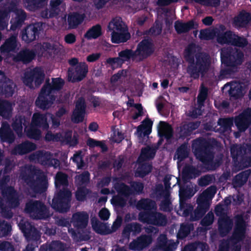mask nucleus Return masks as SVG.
<instances>
[{"label":"nucleus","instance_id":"nucleus-1","mask_svg":"<svg viewBox=\"0 0 251 251\" xmlns=\"http://www.w3.org/2000/svg\"><path fill=\"white\" fill-rule=\"evenodd\" d=\"M184 57L188 63L186 72L194 79L203 76L209 71L211 58L209 53L204 51L196 52V45L189 44L184 50Z\"/></svg>","mask_w":251,"mask_h":251},{"label":"nucleus","instance_id":"nucleus-2","mask_svg":"<svg viewBox=\"0 0 251 251\" xmlns=\"http://www.w3.org/2000/svg\"><path fill=\"white\" fill-rule=\"evenodd\" d=\"M192 149L196 158L204 165L208 171H213L219 164L213 161L214 145L212 142L203 138H197L192 143Z\"/></svg>","mask_w":251,"mask_h":251},{"label":"nucleus","instance_id":"nucleus-3","mask_svg":"<svg viewBox=\"0 0 251 251\" xmlns=\"http://www.w3.org/2000/svg\"><path fill=\"white\" fill-rule=\"evenodd\" d=\"M244 54L239 49L228 47L224 48L221 52V61L226 68L220 71V76L228 78L233 76L238 72L237 66L242 64Z\"/></svg>","mask_w":251,"mask_h":251},{"label":"nucleus","instance_id":"nucleus-4","mask_svg":"<svg viewBox=\"0 0 251 251\" xmlns=\"http://www.w3.org/2000/svg\"><path fill=\"white\" fill-rule=\"evenodd\" d=\"M21 179L35 194H41L48 188L47 176L41 170L30 167L26 171L21 172Z\"/></svg>","mask_w":251,"mask_h":251},{"label":"nucleus","instance_id":"nucleus-5","mask_svg":"<svg viewBox=\"0 0 251 251\" xmlns=\"http://www.w3.org/2000/svg\"><path fill=\"white\" fill-rule=\"evenodd\" d=\"M251 144H235L230 148L234 166L238 170L251 167Z\"/></svg>","mask_w":251,"mask_h":251},{"label":"nucleus","instance_id":"nucleus-6","mask_svg":"<svg viewBox=\"0 0 251 251\" xmlns=\"http://www.w3.org/2000/svg\"><path fill=\"white\" fill-rule=\"evenodd\" d=\"M217 188L211 186L204 190L197 198V207L191 215V221H197L201 219L209 210L210 201L215 196Z\"/></svg>","mask_w":251,"mask_h":251},{"label":"nucleus","instance_id":"nucleus-7","mask_svg":"<svg viewBox=\"0 0 251 251\" xmlns=\"http://www.w3.org/2000/svg\"><path fill=\"white\" fill-rule=\"evenodd\" d=\"M52 200L51 207L60 213L67 212L71 207L72 194L68 188L57 190Z\"/></svg>","mask_w":251,"mask_h":251},{"label":"nucleus","instance_id":"nucleus-8","mask_svg":"<svg viewBox=\"0 0 251 251\" xmlns=\"http://www.w3.org/2000/svg\"><path fill=\"white\" fill-rule=\"evenodd\" d=\"M107 28L108 31L111 32V40L113 43H125L131 37L130 33L123 26L120 18L112 19L109 23Z\"/></svg>","mask_w":251,"mask_h":251},{"label":"nucleus","instance_id":"nucleus-9","mask_svg":"<svg viewBox=\"0 0 251 251\" xmlns=\"http://www.w3.org/2000/svg\"><path fill=\"white\" fill-rule=\"evenodd\" d=\"M25 210L33 219L45 220L50 217L49 208L40 201H29L26 203Z\"/></svg>","mask_w":251,"mask_h":251},{"label":"nucleus","instance_id":"nucleus-10","mask_svg":"<svg viewBox=\"0 0 251 251\" xmlns=\"http://www.w3.org/2000/svg\"><path fill=\"white\" fill-rule=\"evenodd\" d=\"M138 219L143 223L158 226H165L167 219L165 215L156 211H142L139 213Z\"/></svg>","mask_w":251,"mask_h":251},{"label":"nucleus","instance_id":"nucleus-11","mask_svg":"<svg viewBox=\"0 0 251 251\" xmlns=\"http://www.w3.org/2000/svg\"><path fill=\"white\" fill-rule=\"evenodd\" d=\"M194 195L192 188L186 187H180L179 189V209L182 212V215L184 217H188L193 214V206L186 203L187 200L191 198Z\"/></svg>","mask_w":251,"mask_h":251},{"label":"nucleus","instance_id":"nucleus-12","mask_svg":"<svg viewBox=\"0 0 251 251\" xmlns=\"http://www.w3.org/2000/svg\"><path fill=\"white\" fill-rule=\"evenodd\" d=\"M44 78V71L39 67H35L24 73L23 81L26 86L32 88H33V82L36 87H39L43 83Z\"/></svg>","mask_w":251,"mask_h":251},{"label":"nucleus","instance_id":"nucleus-13","mask_svg":"<svg viewBox=\"0 0 251 251\" xmlns=\"http://www.w3.org/2000/svg\"><path fill=\"white\" fill-rule=\"evenodd\" d=\"M43 25L42 22H36L27 25L22 31V40L27 44L36 40L43 30Z\"/></svg>","mask_w":251,"mask_h":251},{"label":"nucleus","instance_id":"nucleus-14","mask_svg":"<svg viewBox=\"0 0 251 251\" xmlns=\"http://www.w3.org/2000/svg\"><path fill=\"white\" fill-rule=\"evenodd\" d=\"M88 66L84 62H80L74 68H69L68 70V81L73 83L82 81L87 75Z\"/></svg>","mask_w":251,"mask_h":251},{"label":"nucleus","instance_id":"nucleus-15","mask_svg":"<svg viewBox=\"0 0 251 251\" xmlns=\"http://www.w3.org/2000/svg\"><path fill=\"white\" fill-rule=\"evenodd\" d=\"M137 57L142 61L150 57L154 51V45L151 40L144 39L140 42L135 50Z\"/></svg>","mask_w":251,"mask_h":251},{"label":"nucleus","instance_id":"nucleus-16","mask_svg":"<svg viewBox=\"0 0 251 251\" xmlns=\"http://www.w3.org/2000/svg\"><path fill=\"white\" fill-rule=\"evenodd\" d=\"M48 92L42 88L38 97L35 100V105L42 110L49 109L55 100V96L53 94H49Z\"/></svg>","mask_w":251,"mask_h":251},{"label":"nucleus","instance_id":"nucleus-17","mask_svg":"<svg viewBox=\"0 0 251 251\" xmlns=\"http://www.w3.org/2000/svg\"><path fill=\"white\" fill-rule=\"evenodd\" d=\"M29 158L31 161L37 160L43 165H48L50 166H53L54 162L55 163L58 162L57 159L52 158V154L50 151H37L31 154Z\"/></svg>","mask_w":251,"mask_h":251},{"label":"nucleus","instance_id":"nucleus-18","mask_svg":"<svg viewBox=\"0 0 251 251\" xmlns=\"http://www.w3.org/2000/svg\"><path fill=\"white\" fill-rule=\"evenodd\" d=\"M235 227L232 237L237 242L242 241L245 237L246 224L243 214L235 216Z\"/></svg>","mask_w":251,"mask_h":251},{"label":"nucleus","instance_id":"nucleus-19","mask_svg":"<svg viewBox=\"0 0 251 251\" xmlns=\"http://www.w3.org/2000/svg\"><path fill=\"white\" fill-rule=\"evenodd\" d=\"M20 229L28 240H37L40 236L37 229L28 221L22 220L18 225Z\"/></svg>","mask_w":251,"mask_h":251},{"label":"nucleus","instance_id":"nucleus-20","mask_svg":"<svg viewBox=\"0 0 251 251\" xmlns=\"http://www.w3.org/2000/svg\"><path fill=\"white\" fill-rule=\"evenodd\" d=\"M234 122L240 132L246 131L251 125V110L249 108L244 110L235 117Z\"/></svg>","mask_w":251,"mask_h":251},{"label":"nucleus","instance_id":"nucleus-21","mask_svg":"<svg viewBox=\"0 0 251 251\" xmlns=\"http://www.w3.org/2000/svg\"><path fill=\"white\" fill-rule=\"evenodd\" d=\"M86 108L85 99L83 97L79 98L76 102L75 108L71 117V120L74 123L78 124L83 121Z\"/></svg>","mask_w":251,"mask_h":251},{"label":"nucleus","instance_id":"nucleus-22","mask_svg":"<svg viewBox=\"0 0 251 251\" xmlns=\"http://www.w3.org/2000/svg\"><path fill=\"white\" fill-rule=\"evenodd\" d=\"M0 72L2 73V79L0 85L1 90L0 95H4L5 98L11 97L14 92L16 85L13 81L7 77L4 73L2 71Z\"/></svg>","mask_w":251,"mask_h":251},{"label":"nucleus","instance_id":"nucleus-23","mask_svg":"<svg viewBox=\"0 0 251 251\" xmlns=\"http://www.w3.org/2000/svg\"><path fill=\"white\" fill-rule=\"evenodd\" d=\"M1 194L6 200L8 206L11 208H16L20 204L18 197L14 187H8L3 189L1 191Z\"/></svg>","mask_w":251,"mask_h":251},{"label":"nucleus","instance_id":"nucleus-24","mask_svg":"<svg viewBox=\"0 0 251 251\" xmlns=\"http://www.w3.org/2000/svg\"><path fill=\"white\" fill-rule=\"evenodd\" d=\"M158 134L160 138L157 145L159 146L162 144L163 137L167 140H170L173 137V129L171 126L167 122L160 121L158 126Z\"/></svg>","mask_w":251,"mask_h":251},{"label":"nucleus","instance_id":"nucleus-25","mask_svg":"<svg viewBox=\"0 0 251 251\" xmlns=\"http://www.w3.org/2000/svg\"><path fill=\"white\" fill-rule=\"evenodd\" d=\"M151 242V236L142 235L131 242L128 246L129 249L134 251H141L148 246Z\"/></svg>","mask_w":251,"mask_h":251},{"label":"nucleus","instance_id":"nucleus-26","mask_svg":"<svg viewBox=\"0 0 251 251\" xmlns=\"http://www.w3.org/2000/svg\"><path fill=\"white\" fill-rule=\"evenodd\" d=\"M142 231V226L137 222H132L126 225L122 232V237L124 240H129L130 235L135 236Z\"/></svg>","mask_w":251,"mask_h":251},{"label":"nucleus","instance_id":"nucleus-27","mask_svg":"<svg viewBox=\"0 0 251 251\" xmlns=\"http://www.w3.org/2000/svg\"><path fill=\"white\" fill-rule=\"evenodd\" d=\"M36 148L35 144L25 141L15 146L11 153L14 155H23L35 150Z\"/></svg>","mask_w":251,"mask_h":251},{"label":"nucleus","instance_id":"nucleus-28","mask_svg":"<svg viewBox=\"0 0 251 251\" xmlns=\"http://www.w3.org/2000/svg\"><path fill=\"white\" fill-rule=\"evenodd\" d=\"M89 220L88 214L85 212H77L72 216L71 222L75 227L77 229L85 228Z\"/></svg>","mask_w":251,"mask_h":251},{"label":"nucleus","instance_id":"nucleus-29","mask_svg":"<svg viewBox=\"0 0 251 251\" xmlns=\"http://www.w3.org/2000/svg\"><path fill=\"white\" fill-rule=\"evenodd\" d=\"M17 35L13 34L8 38L0 47L1 53L15 52L18 49Z\"/></svg>","mask_w":251,"mask_h":251},{"label":"nucleus","instance_id":"nucleus-30","mask_svg":"<svg viewBox=\"0 0 251 251\" xmlns=\"http://www.w3.org/2000/svg\"><path fill=\"white\" fill-rule=\"evenodd\" d=\"M251 22V14L242 10L235 16L233 20V25L236 28L246 27Z\"/></svg>","mask_w":251,"mask_h":251},{"label":"nucleus","instance_id":"nucleus-31","mask_svg":"<svg viewBox=\"0 0 251 251\" xmlns=\"http://www.w3.org/2000/svg\"><path fill=\"white\" fill-rule=\"evenodd\" d=\"M198 25L194 20H191L187 22L177 21L175 23V29L177 34H180L188 32L192 29H196Z\"/></svg>","mask_w":251,"mask_h":251},{"label":"nucleus","instance_id":"nucleus-32","mask_svg":"<svg viewBox=\"0 0 251 251\" xmlns=\"http://www.w3.org/2000/svg\"><path fill=\"white\" fill-rule=\"evenodd\" d=\"M29 124V118L24 115L16 116L12 125L13 130L18 135L22 134L23 127L26 128Z\"/></svg>","mask_w":251,"mask_h":251},{"label":"nucleus","instance_id":"nucleus-33","mask_svg":"<svg viewBox=\"0 0 251 251\" xmlns=\"http://www.w3.org/2000/svg\"><path fill=\"white\" fill-rule=\"evenodd\" d=\"M64 85V80L60 77L52 78L51 83L49 80H46L45 84L42 87L49 94H53L55 91L60 90Z\"/></svg>","mask_w":251,"mask_h":251},{"label":"nucleus","instance_id":"nucleus-34","mask_svg":"<svg viewBox=\"0 0 251 251\" xmlns=\"http://www.w3.org/2000/svg\"><path fill=\"white\" fill-rule=\"evenodd\" d=\"M85 17L84 14L73 12L68 15L67 22L70 29H75L81 25Z\"/></svg>","mask_w":251,"mask_h":251},{"label":"nucleus","instance_id":"nucleus-35","mask_svg":"<svg viewBox=\"0 0 251 251\" xmlns=\"http://www.w3.org/2000/svg\"><path fill=\"white\" fill-rule=\"evenodd\" d=\"M226 89L229 96L235 99H237L242 96V89L241 85L236 82L227 83L223 87Z\"/></svg>","mask_w":251,"mask_h":251},{"label":"nucleus","instance_id":"nucleus-36","mask_svg":"<svg viewBox=\"0 0 251 251\" xmlns=\"http://www.w3.org/2000/svg\"><path fill=\"white\" fill-rule=\"evenodd\" d=\"M31 125L43 130H47L49 127L46 115L40 113L33 114Z\"/></svg>","mask_w":251,"mask_h":251},{"label":"nucleus","instance_id":"nucleus-37","mask_svg":"<svg viewBox=\"0 0 251 251\" xmlns=\"http://www.w3.org/2000/svg\"><path fill=\"white\" fill-rule=\"evenodd\" d=\"M35 53L32 50L27 49L20 50L14 57L16 62H22L24 64L30 63L35 57Z\"/></svg>","mask_w":251,"mask_h":251},{"label":"nucleus","instance_id":"nucleus-38","mask_svg":"<svg viewBox=\"0 0 251 251\" xmlns=\"http://www.w3.org/2000/svg\"><path fill=\"white\" fill-rule=\"evenodd\" d=\"M113 188L116 191L118 195H122L126 197H129L130 189L129 186L121 181L117 177L113 178Z\"/></svg>","mask_w":251,"mask_h":251},{"label":"nucleus","instance_id":"nucleus-39","mask_svg":"<svg viewBox=\"0 0 251 251\" xmlns=\"http://www.w3.org/2000/svg\"><path fill=\"white\" fill-rule=\"evenodd\" d=\"M189 152L190 149L188 143L184 142L177 148L174 155V159H176L178 163L181 162L188 157Z\"/></svg>","mask_w":251,"mask_h":251},{"label":"nucleus","instance_id":"nucleus-40","mask_svg":"<svg viewBox=\"0 0 251 251\" xmlns=\"http://www.w3.org/2000/svg\"><path fill=\"white\" fill-rule=\"evenodd\" d=\"M218 224L220 233H227L231 229L232 221L227 215L219 218Z\"/></svg>","mask_w":251,"mask_h":251},{"label":"nucleus","instance_id":"nucleus-41","mask_svg":"<svg viewBox=\"0 0 251 251\" xmlns=\"http://www.w3.org/2000/svg\"><path fill=\"white\" fill-rule=\"evenodd\" d=\"M11 103L6 100L0 99V116L5 119H9L12 111Z\"/></svg>","mask_w":251,"mask_h":251},{"label":"nucleus","instance_id":"nucleus-42","mask_svg":"<svg viewBox=\"0 0 251 251\" xmlns=\"http://www.w3.org/2000/svg\"><path fill=\"white\" fill-rule=\"evenodd\" d=\"M65 4L63 0H50V9L51 17H57L61 12V8L65 10Z\"/></svg>","mask_w":251,"mask_h":251},{"label":"nucleus","instance_id":"nucleus-43","mask_svg":"<svg viewBox=\"0 0 251 251\" xmlns=\"http://www.w3.org/2000/svg\"><path fill=\"white\" fill-rule=\"evenodd\" d=\"M233 32L231 30L222 32H217V41L221 45L228 44L231 45L233 37Z\"/></svg>","mask_w":251,"mask_h":251},{"label":"nucleus","instance_id":"nucleus-44","mask_svg":"<svg viewBox=\"0 0 251 251\" xmlns=\"http://www.w3.org/2000/svg\"><path fill=\"white\" fill-rule=\"evenodd\" d=\"M54 183L57 190L61 189V187L68 188L69 184L68 175L62 172H58L55 177Z\"/></svg>","mask_w":251,"mask_h":251},{"label":"nucleus","instance_id":"nucleus-45","mask_svg":"<svg viewBox=\"0 0 251 251\" xmlns=\"http://www.w3.org/2000/svg\"><path fill=\"white\" fill-rule=\"evenodd\" d=\"M48 0H25L26 8L30 11H35L43 8Z\"/></svg>","mask_w":251,"mask_h":251},{"label":"nucleus","instance_id":"nucleus-46","mask_svg":"<svg viewBox=\"0 0 251 251\" xmlns=\"http://www.w3.org/2000/svg\"><path fill=\"white\" fill-rule=\"evenodd\" d=\"M26 18V14L23 9H18L16 12V16L13 24L11 25L10 29L14 30L20 27L24 23Z\"/></svg>","mask_w":251,"mask_h":251},{"label":"nucleus","instance_id":"nucleus-47","mask_svg":"<svg viewBox=\"0 0 251 251\" xmlns=\"http://www.w3.org/2000/svg\"><path fill=\"white\" fill-rule=\"evenodd\" d=\"M143 124L137 127V132L140 135L143 133L144 136L149 135L151 132L153 122L149 118H146L142 122Z\"/></svg>","mask_w":251,"mask_h":251},{"label":"nucleus","instance_id":"nucleus-48","mask_svg":"<svg viewBox=\"0 0 251 251\" xmlns=\"http://www.w3.org/2000/svg\"><path fill=\"white\" fill-rule=\"evenodd\" d=\"M102 35V29L100 25L97 24L89 29L84 35L88 40L97 39Z\"/></svg>","mask_w":251,"mask_h":251},{"label":"nucleus","instance_id":"nucleus-49","mask_svg":"<svg viewBox=\"0 0 251 251\" xmlns=\"http://www.w3.org/2000/svg\"><path fill=\"white\" fill-rule=\"evenodd\" d=\"M137 208L139 210H144V211L152 210L155 206V202L150 199H142L137 203Z\"/></svg>","mask_w":251,"mask_h":251},{"label":"nucleus","instance_id":"nucleus-50","mask_svg":"<svg viewBox=\"0 0 251 251\" xmlns=\"http://www.w3.org/2000/svg\"><path fill=\"white\" fill-rule=\"evenodd\" d=\"M129 188L130 189L129 196L139 195L144 192V184L140 181H130Z\"/></svg>","mask_w":251,"mask_h":251},{"label":"nucleus","instance_id":"nucleus-51","mask_svg":"<svg viewBox=\"0 0 251 251\" xmlns=\"http://www.w3.org/2000/svg\"><path fill=\"white\" fill-rule=\"evenodd\" d=\"M182 251H209V247L206 243L200 242L185 246Z\"/></svg>","mask_w":251,"mask_h":251},{"label":"nucleus","instance_id":"nucleus-52","mask_svg":"<svg viewBox=\"0 0 251 251\" xmlns=\"http://www.w3.org/2000/svg\"><path fill=\"white\" fill-rule=\"evenodd\" d=\"M156 152V149L153 148L147 147L143 148L141 150L139 159H142L143 161L152 159L155 155Z\"/></svg>","mask_w":251,"mask_h":251},{"label":"nucleus","instance_id":"nucleus-53","mask_svg":"<svg viewBox=\"0 0 251 251\" xmlns=\"http://www.w3.org/2000/svg\"><path fill=\"white\" fill-rule=\"evenodd\" d=\"M86 144L90 148H93L96 147H100L102 152H105L108 151V147L104 140L98 141L94 139L89 138L86 141Z\"/></svg>","mask_w":251,"mask_h":251},{"label":"nucleus","instance_id":"nucleus-54","mask_svg":"<svg viewBox=\"0 0 251 251\" xmlns=\"http://www.w3.org/2000/svg\"><path fill=\"white\" fill-rule=\"evenodd\" d=\"M208 94V89L202 84L200 88L199 92L197 97V103L200 106H204V102L207 99Z\"/></svg>","mask_w":251,"mask_h":251},{"label":"nucleus","instance_id":"nucleus-55","mask_svg":"<svg viewBox=\"0 0 251 251\" xmlns=\"http://www.w3.org/2000/svg\"><path fill=\"white\" fill-rule=\"evenodd\" d=\"M251 174L249 170L243 171L237 175L234 178V182L239 186L244 185L248 181Z\"/></svg>","mask_w":251,"mask_h":251},{"label":"nucleus","instance_id":"nucleus-56","mask_svg":"<svg viewBox=\"0 0 251 251\" xmlns=\"http://www.w3.org/2000/svg\"><path fill=\"white\" fill-rule=\"evenodd\" d=\"M91 193V190L85 186L79 187L75 193V199L79 201H84L86 200L87 195Z\"/></svg>","mask_w":251,"mask_h":251},{"label":"nucleus","instance_id":"nucleus-57","mask_svg":"<svg viewBox=\"0 0 251 251\" xmlns=\"http://www.w3.org/2000/svg\"><path fill=\"white\" fill-rule=\"evenodd\" d=\"M170 192L168 190H165L163 186L161 184H158L156 185L155 188L153 190L151 194V197L156 198V199H160L164 198L167 195L170 194Z\"/></svg>","mask_w":251,"mask_h":251},{"label":"nucleus","instance_id":"nucleus-58","mask_svg":"<svg viewBox=\"0 0 251 251\" xmlns=\"http://www.w3.org/2000/svg\"><path fill=\"white\" fill-rule=\"evenodd\" d=\"M0 136L3 141L9 144L12 143L15 139V136L13 132L9 128L0 129Z\"/></svg>","mask_w":251,"mask_h":251},{"label":"nucleus","instance_id":"nucleus-59","mask_svg":"<svg viewBox=\"0 0 251 251\" xmlns=\"http://www.w3.org/2000/svg\"><path fill=\"white\" fill-rule=\"evenodd\" d=\"M233 37L231 45L235 47L244 48L248 44L247 39L244 36H240L233 33Z\"/></svg>","mask_w":251,"mask_h":251},{"label":"nucleus","instance_id":"nucleus-60","mask_svg":"<svg viewBox=\"0 0 251 251\" xmlns=\"http://www.w3.org/2000/svg\"><path fill=\"white\" fill-rule=\"evenodd\" d=\"M118 55L123 61V63L126 61H128L131 58H134L137 57L135 51L131 49H126L121 50L118 53Z\"/></svg>","mask_w":251,"mask_h":251},{"label":"nucleus","instance_id":"nucleus-61","mask_svg":"<svg viewBox=\"0 0 251 251\" xmlns=\"http://www.w3.org/2000/svg\"><path fill=\"white\" fill-rule=\"evenodd\" d=\"M192 228L193 226L192 225L181 224L177 234V238L184 239L190 234Z\"/></svg>","mask_w":251,"mask_h":251},{"label":"nucleus","instance_id":"nucleus-62","mask_svg":"<svg viewBox=\"0 0 251 251\" xmlns=\"http://www.w3.org/2000/svg\"><path fill=\"white\" fill-rule=\"evenodd\" d=\"M232 118H220L218 121V125L223 128L224 131L230 130L233 125Z\"/></svg>","mask_w":251,"mask_h":251},{"label":"nucleus","instance_id":"nucleus-63","mask_svg":"<svg viewBox=\"0 0 251 251\" xmlns=\"http://www.w3.org/2000/svg\"><path fill=\"white\" fill-rule=\"evenodd\" d=\"M65 250L64 243L60 241H53L47 245L46 251H64Z\"/></svg>","mask_w":251,"mask_h":251},{"label":"nucleus","instance_id":"nucleus-64","mask_svg":"<svg viewBox=\"0 0 251 251\" xmlns=\"http://www.w3.org/2000/svg\"><path fill=\"white\" fill-rule=\"evenodd\" d=\"M170 194L164 197V199L161 201L160 208L164 212H171L173 210L172 201L170 199Z\"/></svg>","mask_w":251,"mask_h":251}]
</instances>
